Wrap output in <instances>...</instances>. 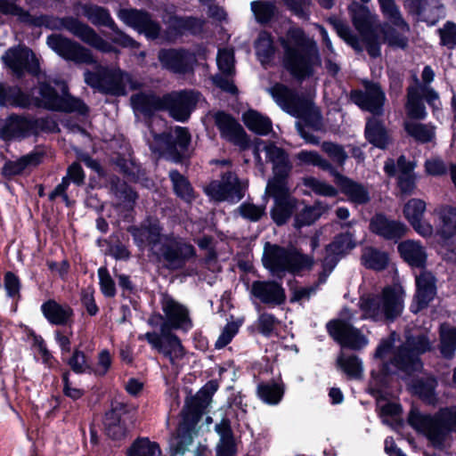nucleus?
<instances>
[{
    "label": "nucleus",
    "mask_w": 456,
    "mask_h": 456,
    "mask_svg": "<svg viewBox=\"0 0 456 456\" xmlns=\"http://www.w3.org/2000/svg\"><path fill=\"white\" fill-rule=\"evenodd\" d=\"M71 370L76 373H84L90 370V365L82 351L75 350L72 357L68 362Z\"/></svg>",
    "instance_id": "nucleus-61"
},
{
    "label": "nucleus",
    "mask_w": 456,
    "mask_h": 456,
    "mask_svg": "<svg viewBox=\"0 0 456 456\" xmlns=\"http://www.w3.org/2000/svg\"><path fill=\"white\" fill-rule=\"evenodd\" d=\"M351 100L361 109L373 114H379L385 101V94L377 84L366 83L365 91H353Z\"/></svg>",
    "instance_id": "nucleus-24"
},
{
    "label": "nucleus",
    "mask_w": 456,
    "mask_h": 456,
    "mask_svg": "<svg viewBox=\"0 0 456 456\" xmlns=\"http://www.w3.org/2000/svg\"><path fill=\"white\" fill-rule=\"evenodd\" d=\"M98 275L102 293L107 297H113L116 293L115 284L108 270L104 267L100 268L98 270Z\"/></svg>",
    "instance_id": "nucleus-63"
},
{
    "label": "nucleus",
    "mask_w": 456,
    "mask_h": 456,
    "mask_svg": "<svg viewBox=\"0 0 456 456\" xmlns=\"http://www.w3.org/2000/svg\"><path fill=\"white\" fill-rule=\"evenodd\" d=\"M435 277L431 273L422 272L416 277L417 293L415 301L418 305L414 312L426 307L436 296Z\"/></svg>",
    "instance_id": "nucleus-32"
},
{
    "label": "nucleus",
    "mask_w": 456,
    "mask_h": 456,
    "mask_svg": "<svg viewBox=\"0 0 456 456\" xmlns=\"http://www.w3.org/2000/svg\"><path fill=\"white\" fill-rule=\"evenodd\" d=\"M441 39V45L449 49L456 47V24L447 21L443 28L438 30Z\"/></svg>",
    "instance_id": "nucleus-57"
},
{
    "label": "nucleus",
    "mask_w": 456,
    "mask_h": 456,
    "mask_svg": "<svg viewBox=\"0 0 456 456\" xmlns=\"http://www.w3.org/2000/svg\"><path fill=\"white\" fill-rule=\"evenodd\" d=\"M337 184L348 200L355 204H364L370 200L369 191L362 184L355 183L346 176H339Z\"/></svg>",
    "instance_id": "nucleus-34"
},
{
    "label": "nucleus",
    "mask_w": 456,
    "mask_h": 456,
    "mask_svg": "<svg viewBox=\"0 0 456 456\" xmlns=\"http://www.w3.org/2000/svg\"><path fill=\"white\" fill-rule=\"evenodd\" d=\"M161 309L167 322L175 329L189 330L191 322L187 307L168 294H162L160 298Z\"/></svg>",
    "instance_id": "nucleus-21"
},
{
    "label": "nucleus",
    "mask_w": 456,
    "mask_h": 456,
    "mask_svg": "<svg viewBox=\"0 0 456 456\" xmlns=\"http://www.w3.org/2000/svg\"><path fill=\"white\" fill-rule=\"evenodd\" d=\"M382 13L394 25L399 27L403 31H408L409 27L403 19L398 6L395 0H378Z\"/></svg>",
    "instance_id": "nucleus-45"
},
{
    "label": "nucleus",
    "mask_w": 456,
    "mask_h": 456,
    "mask_svg": "<svg viewBox=\"0 0 456 456\" xmlns=\"http://www.w3.org/2000/svg\"><path fill=\"white\" fill-rule=\"evenodd\" d=\"M215 124L225 140L238 145L246 143V134L242 126L231 115L222 111L216 113Z\"/></svg>",
    "instance_id": "nucleus-26"
},
{
    "label": "nucleus",
    "mask_w": 456,
    "mask_h": 456,
    "mask_svg": "<svg viewBox=\"0 0 456 456\" xmlns=\"http://www.w3.org/2000/svg\"><path fill=\"white\" fill-rule=\"evenodd\" d=\"M283 387L281 385L271 381L261 383L257 387V395L259 398L268 404H277L283 396Z\"/></svg>",
    "instance_id": "nucleus-41"
},
{
    "label": "nucleus",
    "mask_w": 456,
    "mask_h": 456,
    "mask_svg": "<svg viewBox=\"0 0 456 456\" xmlns=\"http://www.w3.org/2000/svg\"><path fill=\"white\" fill-rule=\"evenodd\" d=\"M129 232L140 248L149 245L152 252L159 251L160 242L165 235L161 234L157 222L143 224L141 227H131Z\"/></svg>",
    "instance_id": "nucleus-27"
},
{
    "label": "nucleus",
    "mask_w": 456,
    "mask_h": 456,
    "mask_svg": "<svg viewBox=\"0 0 456 456\" xmlns=\"http://www.w3.org/2000/svg\"><path fill=\"white\" fill-rule=\"evenodd\" d=\"M362 318L392 321L404 307V290L399 285L384 288L379 293L362 296L359 301Z\"/></svg>",
    "instance_id": "nucleus-5"
},
{
    "label": "nucleus",
    "mask_w": 456,
    "mask_h": 456,
    "mask_svg": "<svg viewBox=\"0 0 456 456\" xmlns=\"http://www.w3.org/2000/svg\"><path fill=\"white\" fill-rule=\"evenodd\" d=\"M30 103L29 97L18 87H5L0 85V106L25 108Z\"/></svg>",
    "instance_id": "nucleus-37"
},
{
    "label": "nucleus",
    "mask_w": 456,
    "mask_h": 456,
    "mask_svg": "<svg viewBox=\"0 0 456 456\" xmlns=\"http://www.w3.org/2000/svg\"><path fill=\"white\" fill-rule=\"evenodd\" d=\"M47 45L59 56L77 64H93L95 60L91 51L76 41L60 34L47 37Z\"/></svg>",
    "instance_id": "nucleus-10"
},
{
    "label": "nucleus",
    "mask_w": 456,
    "mask_h": 456,
    "mask_svg": "<svg viewBox=\"0 0 456 456\" xmlns=\"http://www.w3.org/2000/svg\"><path fill=\"white\" fill-rule=\"evenodd\" d=\"M353 22L361 34H366L371 26L372 15L368 8L354 4L350 8Z\"/></svg>",
    "instance_id": "nucleus-44"
},
{
    "label": "nucleus",
    "mask_w": 456,
    "mask_h": 456,
    "mask_svg": "<svg viewBox=\"0 0 456 456\" xmlns=\"http://www.w3.org/2000/svg\"><path fill=\"white\" fill-rule=\"evenodd\" d=\"M352 319L349 311L345 309L341 319L329 322L328 330L341 346L357 350L364 347L368 344V339L348 322Z\"/></svg>",
    "instance_id": "nucleus-13"
},
{
    "label": "nucleus",
    "mask_w": 456,
    "mask_h": 456,
    "mask_svg": "<svg viewBox=\"0 0 456 456\" xmlns=\"http://www.w3.org/2000/svg\"><path fill=\"white\" fill-rule=\"evenodd\" d=\"M354 246L355 243L350 233L340 234L335 238L333 242L326 248V256L322 261V271L319 274L318 285L326 281L339 257L354 248Z\"/></svg>",
    "instance_id": "nucleus-18"
},
{
    "label": "nucleus",
    "mask_w": 456,
    "mask_h": 456,
    "mask_svg": "<svg viewBox=\"0 0 456 456\" xmlns=\"http://www.w3.org/2000/svg\"><path fill=\"white\" fill-rule=\"evenodd\" d=\"M321 216V211L317 208H305L296 218L297 226L309 225L316 221Z\"/></svg>",
    "instance_id": "nucleus-62"
},
{
    "label": "nucleus",
    "mask_w": 456,
    "mask_h": 456,
    "mask_svg": "<svg viewBox=\"0 0 456 456\" xmlns=\"http://www.w3.org/2000/svg\"><path fill=\"white\" fill-rule=\"evenodd\" d=\"M240 326V323L239 322H228L216 341V347L221 349L227 346L232 341V338L238 333Z\"/></svg>",
    "instance_id": "nucleus-58"
},
{
    "label": "nucleus",
    "mask_w": 456,
    "mask_h": 456,
    "mask_svg": "<svg viewBox=\"0 0 456 456\" xmlns=\"http://www.w3.org/2000/svg\"><path fill=\"white\" fill-rule=\"evenodd\" d=\"M406 110L408 116L412 118L423 119L426 117L425 107L415 88L409 89Z\"/></svg>",
    "instance_id": "nucleus-52"
},
{
    "label": "nucleus",
    "mask_w": 456,
    "mask_h": 456,
    "mask_svg": "<svg viewBox=\"0 0 456 456\" xmlns=\"http://www.w3.org/2000/svg\"><path fill=\"white\" fill-rule=\"evenodd\" d=\"M405 129L410 135L422 142H429L435 136L434 127L428 125L409 121L405 123Z\"/></svg>",
    "instance_id": "nucleus-51"
},
{
    "label": "nucleus",
    "mask_w": 456,
    "mask_h": 456,
    "mask_svg": "<svg viewBox=\"0 0 456 456\" xmlns=\"http://www.w3.org/2000/svg\"><path fill=\"white\" fill-rule=\"evenodd\" d=\"M274 101L289 114L303 119L315 129L322 126L318 108L310 98L299 97L283 85L276 84L269 89Z\"/></svg>",
    "instance_id": "nucleus-7"
},
{
    "label": "nucleus",
    "mask_w": 456,
    "mask_h": 456,
    "mask_svg": "<svg viewBox=\"0 0 456 456\" xmlns=\"http://www.w3.org/2000/svg\"><path fill=\"white\" fill-rule=\"evenodd\" d=\"M118 16L126 24L140 33H143L148 38H157L159 34V25L152 20L146 12L134 9H125L119 12Z\"/></svg>",
    "instance_id": "nucleus-23"
},
{
    "label": "nucleus",
    "mask_w": 456,
    "mask_h": 456,
    "mask_svg": "<svg viewBox=\"0 0 456 456\" xmlns=\"http://www.w3.org/2000/svg\"><path fill=\"white\" fill-rule=\"evenodd\" d=\"M284 49L285 67L297 78L313 74L314 68L321 64L315 42L298 28L289 30L281 39Z\"/></svg>",
    "instance_id": "nucleus-2"
},
{
    "label": "nucleus",
    "mask_w": 456,
    "mask_h": 456,
    "mask_svg": "<svg viewBox=\"0 0 456 456\" xmlns=\"http://www.w3.org/2000/svg\"><path fill=\"white\" fill-rule=\"evenodd\" d=\"M83 15L94 25L106 26L113 28L114 21L109 12L102 6L86 4L82 7Z\"/></svg>",
    "instance_id": "nucleus-39"
},
{
    "label": "nucleus",
    "mask_w": 456,
    "mask_h": 456,
    "mask_svg": "<svg viewBox=\"0 0 456 456\" xmlns=\"http://www.w3.org/2000/svg\"><path fill=\"white\" fill-rule=\"evenodd\" d=\"M405 8L411 13L424 16L426 13H434L440 7L439 0H405Z\"/></svg>",
    "instance_id": "nucleus-49"
},
{
    "label": "nucleus",
    "mask_w": 456,
    "mask_h": 456,
    "mask_svg": "<svg viewBox=\"0 0 456 456\" xmlns=\"http://www.w3.org/2000/svg\"><path fill=\"white\" fill-rule=\"evenodd\" d=\"M247 182L240 181L232 173H227L220 181L210 183L206 188V193L217 201H238L243 197V191L247 187Z\"/></svg>",
    "instance_id": "nucleus-14"
},
{
    "label": "nucleus",
    "mask_w": 456,
    "mask_h": 456,
    "mask_svg": "<svg viewBox=\"0 0 456 456\" xmlns=\"http://www.w3.org/2000/svg\"><path fill=\"white\" fill-rule=\"evenodd\" d=\"M2 60L17 75H20L23 69L37 74L38 62L34 53L27 47L10 49L2 56Z\"/></svg>",
    "instance_id": "nucleus-22"
},
{
    "label": "nucleus",
    "mask_w": 456,
    "mask_h": 456,
    "mask_svg": "<svg viewBox=\"0 0 456 456\" xmlns=\"http://www.w3.org/2000/svg\"><path fill=\"white\" fill-rule=\"evenodd\" d=\"M38 104L49 110H62L66 112L76 111L79 114H86L87 107L79 99L71 97H60L56 91L49 85L41 82L39 85Z\"/></svg>",
    "instance_id": "nucleus-15"
},
{
    "label": "nucleus",
    "mask_w": 456,
    "mask_h": 456,
    "mask_svg": "<svg viewBox=\"0 0 456 456\" xmlns=\"http://www.w3.org/2000/svg\"><path fill=\"white\" fill-rule=\"evenodd\" d=\"M216 62L219 70L225 75H232L234 71V56L232 49L219 50Z\"/></svg>",
    "instance_id": "nucleus-54"
},
{
    "label": "nucleus",
    "mask_w": 456,
    "mask_h": 456,
    "mask_svg": "<svg viewBox=\"0 0 456 456\" xmlns=\"http://www.w3.org/2000/svg\"><path fill=\"white\" fill-rule=\"evenodd\" d=\"M40 162L39 154H28L15 160L9 161L3 167V174L5 176L20 175L31 167H36Z\"/></svg>",
    "instance_id": "nucleus-38"
},
{
    "label": "nucleus",
    "mask_w": 456,
    "mask_h": 456,
    "mask_svg": "<svg viewBox=\"0 0 456 456\" xmlns=\"http://www.w3.org/2000/svg\"><path fill=\"white\" fill-rule=\"evenodd\" d=\"M169 176L176 195L190 202L193 199V191L188 180L175 170L170 171Z\"/></svg>",
    "instance_id": "nucleus-48"
},
{
    "label": "nucleus",
    "mask_w": 456,
    "mask_h": 456,
    "mask_svg": "<svg viewBox=\"0 0 456 456\" xmlns=\"http://www.w3.org/2000/svg\"><path fill=\"white\" fill-rule=\"evenodd\" d=\"M427 204L420 199H411L403 207V216L411 224L414 231L423 238H430L434 235L433 225L423 219Z\"/></svg>",
    "instance_id": "nucleus-19"
},
{
    "label": "nucleus",
    "mask_w": 456,
    "mask_h": 456,
    "mask_svg": "<svg viewBox=\"0 0 456 456\" xmlns=\"http://www.w3.org/2000/svg\"><path fill=\"white\" fill-rule=\"evenodd\" d=\"M370 229L373 232L386 239H398L403 237L407 232V227L403 223L389 220L381 215L372 218Z\"/></svg>",
    "instance_id": "nucleus-31"
},
{
    "label": "nucleus",
    "mask_w": 456,
    "mask_h": 456,
    "mask_svg": "<svg viewBox=\"0 0 456 456\" xmlns=\"http://www.w3.org/2000/svg\"><path fill=\"white\" fill-rule=\"evenodd\" d=\"M251 11L259 23L270 21L276 14V7L273 4L266 1H254L251 3Z\"/></svg>",
    "instance_id": "nucleus-50"
},
{
    "label": "nucleus",
    "mask_w": 456,
    "mask_h": 456,
    "mask_svg": "<svg viewBox=\"0 0 456 456\" xmlns=\"http://www.w3.org/2000/svg\"><path fill=\"white\" fill-rule=\"evenodd\" d=\"M243 121L246 126L256 134L266 135L272 131V121L268 117L256 110H248L243 114Z\"/></svg>",
    "instance_id": "nucleus-35"
},
{
    "label": "nucleus",
    "mask_w": 456,
    "mask_h": 456,
    "mask_svg": "<svg viewBox=\"0 0 456 456\" xmlns=\"http://www.w3.org/2000/svg\"><path fill=\"white\" fill-rule=\"evenodd\" d=\"M199 418V411L196 409L189 405L183 409L176 434L172 439V444L175 446L176 452H183L192 442L194 428Z\"/></svg>",
    "instance_id": "nucleus-20"
},
{
    "label": "nucleus",
    "mask_w": 456,
    "mask_h": 456,
    "mask_svg": "<svg viewBox=\"0 0 456 456\" xmlns=\"http://www.w3.org/2000/svg\"><path fill=\"white\" fill-rule=\"evenodd\" d=\"M85 81L88 86L113 95L126 94L127 87L131 90L139 87V83L118 67L100 66L96 72L86 71Z\"/></svg>",
    "instance_id": "nucleus-8"
},
{
    "label": "nucleus",
    "mask_w": 456,
    "mask_h": 456,
    "mask_svg": "<svg viewBox=\"0 0 456 456\" xmlns=\"http://www.w3.org/2000/svg\"><path fill=\"white\" fill-rule=\"evenodd\" d=\"M276 324L277 320L273 314L264 313L258 318V329L265 336H269L273 332Z\"/></svg>",
    "instance_id": "nucleus-64"
},
{
    "label": "nucleus",
    "mask_w": 456,
    "mask_h": 456,
    "mask_svg": "<svg viewBox=\"0 0 456 456\" xmlns=\"http://www.w3.org/2000/svg\"><path fill=\"white\" fill-rule=\"evenodd\" d=\"M41 309L48 322L55 325L67 324L73 314L68 305H61L54 300L44 303Z\"/></svg>",
    "instance_id": "nucleus-33"
},
{
    "label": "nucleus",
    "mask_w": 456,
    "mask_h": 456,
    "mask_svg": "<svg viewBox=\"0 0 456 456\" xmlns=\"http://www.w3.org/2000/svg\"><path fill=\"white\" fill-rule=\"evenodd\" d=\"M322 149L338 166H343L347 159V154L341 145L325 142L322 143Z\"/></svg>",
    "instance_id": "nucleus-56"
},
{
    "label": "nucleus",
    "mask_w": 456,
    "mask_h": 456,
    "mask_svg": "<svg viewBox=\"0 0 456 456\" xmlns=\"http://www.w3.org/2000/svg\"><path fill=\"white\" fill-rule=\"evenodd\" d=\"M362 262L365 267L379 271L387 267L388 256L376 248H366L362 255Z\"/></svg>",
    "instance_id": "nucleus-42"
},
{
    "label": "nucleus",
    "mask_w": 456,
    "mask_h": 456,
    "mask_svg": "<svg viewBox=\"0 0 456 456\" xmlns=\"http://www.w3.org/2000/svg\"><path fill=\"white\" fill-rule=\"evenodd\" d=\"M312 257L297 251L295 248H283L266 242L264 247L263 264L277 276L285 273H298L312 266Z\"/></svg>",
    "instance_id": "nucleus-6"
},
{
    "label": "nucleus",
    "mask_w": 456,
    "mask_h": 456,
    "mask_svg": "<svg viewBox=\"0 0 456 456\" xmlns=\"http://www.w3.org/2000/svg\"><path fill=\"white\" fill-rule=\"evenodd\" d=\"M153 253L163 259L167 267L175 270L182 268L194 256V248L175 237L165 235L160 242L159 251Z\"/></svg>",
    "instance_id": "nucleus-11"
},
{
    "label": "nucleus",
    "mask_w": 456,
    "mask_h": 456,
    "mask_svg": "<svg viewBox=\"0 0 456 456\" xmlns=\"http://www.w3.org/2000/svg\"><path fill=\"white\" fill-rule=\"evenodd\" d=\"M433 216L435 217L434 234L443 240H447L456 235V208L444 205L436 208Z\"/></svg>",
    "instance_id": "nucleus-25"
},
{
    "label": "nucleus",
    "mask_w": 456,
    "mask_h": 456,
    "mask_svg": "<svg viewBox=\"0 0 456 456\" xmlns=\"http://www.w3.org/2000/svg\"><path fill=\"white\" fill-rule=\"evenodd\" d=\"M199 98L200 94L192 91L175 92L163 97L141 93L131 97V103L135 110L145 114L154 110H167L175 119L185 121Z\"/></svg>",
    "instance_id": "nucleus-4"
},
{
    "label": "nucleus",
    "mask_w": 456,
    "mask_h": 456,
    "mask_svg": "<svg viewBox=\"0 0 456 456\" xmlns=\"http://www.w3.org/2000/svg\"><path fill=\"white\" fill-rule=\"evenodd\" d=\"M408 421L411 427L425 436L434 447L444 449L452 443V434L456 433V408L441 410L433 416L411 409Z\"/></svg>",
    "instance_id": "nucleus-3"
},
{
    "label": "nucleus",
    "mask_w": 456,
    "mask_h": 456,
    "mask_svg": "<svg viewBox=\"0 0 456 456\" xmlns=\"http://www.w3.org/2000/svg\"><path fill=\"white\" fill-rule=\"evenodd\" d=\"M304 184L319 195L330 197L336 196L338 193L337 190L332 185L314 177L305 178Z\"/></svg>",
    "instance_id": "nucleus-55"
},
{
    "label": "nucleus",
    "mask_w": 456,
    "mask_h": 456,
    "mask_svg": "<svg viewBox=\"0 0 456 456\" xmlns=\"http://www.w3.org/2000/svg\"><path fill=\"white\" fill-rule=\"evenodd\" d=\"M173 25L180 31L183 32L184 30H188L193 34L198 33L201 28L200 20L188 17V18H180L174 17L172 19Z\"/></svg>",
    "instance_id": "nucleus-59"
},
{
    "label": "nucleus",
    "mask_w": 456,
    "mask_h": 456,
    "mask_svg": "<svg viewBox=\"0 0 456 456\" xmlns=\"http://www.w3.org/2000/svg\"><path fill=\"white\" fill-rule=\"evenodd\" d=\"M431 348L432 342L427 334L409 336L405 344L395 354L391 365L406 373L419 370L421 368L419 355Z\"/></svg>",
    "instance_id": "nucleus-9"
},
{
    "label": "nucleus",
    "mask_w": 456,
    "mask_h": 456,
    "mask_svg": "<svg viewBox=\"0 0 456 456\" xmlns=\"http://www.w3.org/2000/svg\"><path fill=\"white\" fill-rule=\"evenodd\" d=\"M252 294L265 304L281 305L285 301V291L275 281H255L251 287Z\"/></svg>",
    "instance_id": "nucleus-29"
},
{
    "label": "nucleus",
    "mask_w": 456,
    "mask_h": 456,
    "mask_svg": "<svg viewBox=\"0 0 456 456\" xmlns=\"http://www.w3.org/2000/svg\"><path fill=\"white\" fill-rule=\"evenodd\" d=\"M128 456H161V450L158 443L143 437L133 443Z\"/></svg>",
    "instance_id": "nucleus-43"
},
{
    "label": "nucleus",
    "mask_w": 456,
    "mask_h": 456,
    "mask_svg": "<svg viewBox=\"0 0 456 456\" xmlns=\"http://www.w3.org/2000/svg\"><path fill=\"white\" fill-rule=\"evenodd\" d=\"M139 339H146L151 347L168 358L172 363L184 355V349L180 339L167 330V323L160 327V334L147 332L139 336Z\"/></svg>",
    "instance_id": "nucleus-12"
},
{
    "label": "nucleus",
    "mask_w": 456,
    "mask_h": 456,
    "mask_svg": "<svg viewBox=\"0 0 456 456\" xmlns=\"http://www.w3.org/2000/svg\"><path fill=\"white\" fill-rule=\"evenodd\" d=\"M240 215L252 222L258 221L265 213L264 207H258L251 203H243L239 208Z\"/></svg>",
    "instance_id": "nucleus-60"
},
{
    "label": "nucleus",
    "mask_w": 456,
    "mask_h": 456,
    "mask_svg": "<svg viewBox=\"0 0 456 456\" xmlns=\"http://www.w3.org/2000/svg\"><path fill=\"white\" fill-rule=\"evenodd\" d=\"M255 47L256 55L262 64L267 63L274 54L272 37L266 31L259 33Z\"/></svg>",
    "instance_id": "nucleus-46"
},
{
    "label": "nucleus",
    "mask_w": 456,
    "mask_h": 456,
    "mask_svg": "<svg viewBox=\"0 0 456 456\" xmlns=\"http://www.w3.org/2000/svg\"><path fill=\"white\" fill-rule=\"evenodd\" d=\"M42 122L40 119L12 115L0 119V138L12 140L27 137L37 133Z\"/></svg>",
    "instance_id": "nucleus-17"
},
{
    "label": "nucleus",
    "mask_w": 456,
    "mask_h": 456,
    "mask_svg": "<svg viewBox=\"0 0 456 456\" xmlns=\"http://www.w3.org/2000/svg\"><path fill=\"white\" fill-rule=\"evenodd\" d=\"M154 139L158 145L150 144L153 151L182 157L189 145L191 136L186 128L176 126L168 134H154Z\"/></svg>",
    "instance_id": "nucleus-16"
},
{
    "label": "nucleus",
    "mask_w": 456,
    "mask_h": 456,
    "mask_svg": "<svg viewBox=\"0 0 456 456\" xmlns=\"http://www.w3.org/2000/svg\"><path fill=\"white\" fill-rule=\"evenodd\" d=\"M262 153L266 161L273 163V177L266 186V192L274 199L272 210L273 221L281 225L291 216L295 207V200L290 197L286 178L291 165L286 153L272 142L259 140L255 144L254 154L259 165H262Z\"/></svg>",
    "instance_id": "nucleus-1"
},
{
    "label": "nucleus",
    "mask_w": 456,
    "mask_h": 456,
    "mask_svg": "<svg viewBox=\"0 0 456 456\" xmlns=\"http://www.w3.org/2000/svg\"><path fill=\"white\" fill-rule=\"evenodd\" d=\"M456 350V327L443 324L440 327V353L444 358L451 359Z\"/></svg>",
    "instance_id": "nucleus-40"
},
{
    "label": "nucleus",
    "mask_w": 456,
    "mask_h": 456,
    "mask_svg": "<svg viewBox=\"0 0 456 456\" xmlns=\"http://www.w3.org/2000/svg\"><path fill=\"white\" fill-rule=\"evenodd\" d=\"M401 257L411 266L422 268L427 262V251L418 240H406L398 244Z\"/></svg>",
    "instance_id": "nucleus-30"
},
{
    "label": "nucleus",
    "mask_w": 456,
    "mask_h": 456,
    "mask_svg": "<svg viewBox=\"0 0 456 456\" xmlns=\"http://www.w3.org/2000/svg\"><path fill=\"white\" fill-rule=\"evenodd\" d=\"M158 57L163 68L179 74L186 73L193 61L192 55L183 50H162Z\"/></svg>",
    "instance_id": "nucleus-28"
},
{
    "label": "nucleus",
    "mask_w": 456,
    "mask_h": 456,
    "mask_svg": "<svg viewBox=\"0 0 456 456\" xmlns=\"http://www.w3.org/2000/svg\"><path fill=\"white\" fill-rule=\"evenodd\" d=\"M338 367L350 378L359 379L362 372V362L355 355L341 354L338 359Z\"/></svg>",
    "instance_id": "nucleus-47"
},
{
    "label": "nucleus",
    "mask_w": 456,
    "mask_h": 456,
    "mask_svg": "<svg viewBox=\"0 0 456 456\" xmlns=\"http://www.w3.org/2000/svg\"><path fill=\"white\" fill-rule=\"evenodd\" d=\"M365 134L368 141L378 148L385 149L389 143V136L384 126L375 118L368 120Z\"/></svg>",
    "instance_id": "nucleus-36"
},
{
    "label": "nucleus",
    "mask_w": 456,
    "mask_h": 456,
    "mask_svg": "<svg viewBox=\"0 0 456 456\" xmlns=\"http://www.w3.org/2000/svg\"><path fill=\"white\" fill-rule=\"evenodd\" d=\"M104 426L106 434L113 439H120L126 435V427L121 418L113 417L112 413H106Z\"/></svg>",
    "instance_id": "nucleus-53"
}]
</instances>
